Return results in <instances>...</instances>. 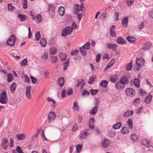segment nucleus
<instances>
[{
    "mask_svg": "<svg viewBox=\"0 0 153 153\" xmlns=\"http://www.w3.org/2000/svg\"><path fill=\"white\" fill-rule=\"evenodd\" d=\"M7 102V97L6 92L4 91L0 95V102L2 104H6Z\"/></svg>",
    "mask_w": 153,
    "mask_h": 153,
    "instance_id": "obj_1",
    "label": "nucleus"
},
{
    "mask_svg": "<svg viewBox=\"0 0 153 153\" xmlns=\"http://www.w3.org/2000/svg\"><path fill=\"white\" fill-rule=\"evenodd\" d=\"M84 8V6L82 3H81L80 5L78 4H75L73 8L74 13L75 14H77L82 10Z\"/></svg>",
    "mask_w": 153,
    "mask_h": 153,
    "instance_id": "obj_2",
    "label": "nucleus"
},
{
    "mask_svg": "<svg viewBox=\"0 0 153 153\" xmlns=\"http://www.w3.org/2000/svg\"><path fill=\"white\" fill-rule=\"evenodd\" d=\"M72 32V29L71 27H67L66 28L63 29L62 31V36L63 37H65L70 34Z\"/></svg>",
    "mask_w": 153,
    "mask_h": 153,
    "instance_id": "obj_3",
    "label": "nucleus"
},
{
    "mask_svg": "<svg viewBox=\"0 0 153 153\" xmlns=\"http://www.w3.org/2000/svg\"><path fill=\"white\" fill-rule=\"evenodd\" d=\"M145 61L144 59H137L136 61V64L134 65V67L133 68L134 70L136 71H138L139 68H140V62Z\"/></svg>",
    "mask_w": 153,
    "mask_h": 153,
    "instance_id": "obj_4",
    "label": "nucleus"
},
{
    "mask_svg": "<svg viewBox=\"0 0 153 153\" xmlns=\"http://www.w3.org/2000/svg\"><path fill=\"white\" fill-rule=\"evenodd\" d=\"M16 38L14 35H12L7 41V44L11 46H13L15 44Z\"/></svg>",
    "mask_w": 153,
    "mask_h": 153,
    "instance_id": "obj_5",
    "label": "nucleus"
},
{
    "mask_svg": "<svg viewBox=\"0 0 153 153\" xmlns=\"http://www.w3.org/2000/svg\"><path fill=\"white\" fill-rule=\"evenodd\" d=\"M126 92L128 96L132 97L134 96L135 90L131 88H128L126 89Z\"/></svg>",
    "mask_w": 153,
    "mask_h": 153,
    "instance_id": "obj_6",
    "label": "nucleus"
},
{
    "mask_svg": "<svg viewBox=\"0 0 153 153\" xmlns=\"http://www.w3.org/2000/svg\"><path fill=\"white\" fill-rule=\"evenodd\" d=\"M31 87L30 86H28L26 88L25 96L26 97L30 100L31 99Z\"/></svg>",
    "mask_w": 153,
    "mask_h": 153,
    "instance_id": "obj_7",
    "label": "nucleus"
},
{
    "mask_svg": "<svg viewBox=\"0 0 153 153\" xmlns=\"http://www.w3.org/2000/svg\"><path fill=\"white\" fill-rule=\"evenodd\" d=\"M152 46V43L150 42L145 43L143 46L142 49L143 51H146L150 49Z\"/></svg>",
    "mask_w": 153,
    "mask_h": 153,
    "instance_id": "obj_8",
    "label": "nucleus"
},
{
    "mask_svg": "<svg viewBox=\"0 0 153 153\" xmlns=\"http://www.w3.org/2000/svg\"><path fill=\"white\" fill-rule=\"evenodd\" d=\"M56 117V113L54 112H50L48 116V118L50 122H52L55 119Z\"/></svg>",
    "mask_w": 153,
    "mask_h": 153,
    "instance_id": "obj_9",
    "label": "nucleus"
},
{
    "mask_svg": "<svg viewBox=\"0 0 153 153\" xmlns=\"http://www.w3.org/2000/svg\"><path fill=\"white\" fill-rule=\"evenodd\" d=\"M117 45L111 43H109L107 45L108 48L112 50H116L117 49Z\"/></svg>",
    "mask_w": 153,
    "mask_h": 153,
    "instance_id": "obj_10",
    "label": "nucleus"
},
{
    "mask_svg": "<svg viewBox=\"0 0 153 153\" xmlns=\"http://www.w3.org/2000/svg\"><path fill=\"white\" fill-rule=\"evenodd\" d=\"M90 131V129H87L86 131H84L81 133L79 135V138L81 139L85 138L88 134V133H87V132Z\"/></svg>",
    "mask_w": 153,
    "mask_h": 153,
    "instance_id": "obj_11",
    "label": "nucleus"
},
{
    "mask_svg": "<svg viewBox=\"0 0 153 153\" xmlns=\"http://www.w3.org/2000/svg\"><path fill=\"white\" fill-rule=\"evenodd\" d=\"M81 85V88L82 89L83 88V87L85 84V83L84 82V81L83 79H79L78 80L77 84L76 85V87H78L79 86Z\"/></svg>",
    "mask_w": 153,
    "mask_h": 153,
    "instance_id": "obj_12",
    "label": "nucleus"
},
{
    "mask_svg": "<svg viewBox=\"0 0 153 153\" xmlns=\"http://www.w3.org/2000/svg\"><path fill=\"white\" fill-rule=\"evenodd\" d=\"M110 144V141L107 139H105L102 144V146L104 148H106Z\"/></svg>",
    "mask_w": 153,
    "mask_h": 153,
    "instance_id": "obj_13",
    "label": "nucleus"
},
{
    "mask_svg": "<svg viewBox=\"0 0 153 153\" xmlns=\"http://www.w3.org/2000/svg\"><path fill=\"white\" fill-rule=\"evenodd\" d=\"M120 82L122 85H124L127 84L128 82V78L126 76H124L121 78L119 81Z\"/></svg>",
    "mask_w": 153,
    "mask_h": 153,
    "instance_id": "obj_14",
    "label": "nucleus"
},
{
    "mask_svg": "<svg viewBox=\"0 0 153 153\" xmlns=\"http://www.w3.org/2000/svg\"><path fill=\"white\" fill-rule=\"evenodd\" d=\"M8 143V140L7 138H5L3 139L1 142V144L4 149H6L7 147V144Z\"/></svg>",
    "mask_w": 153,
    "mask_h": 153,
    "instance_id": "obj_15",
    "label": "nucleus"
},
{
    "mask_svg": "<svg viewBox=\"0 0 153 153\" xmlns=\"http://www.w3.org/2000/svg\"><path fill=\"white\" fill-rule=\"evenodd\" d=\"M117 42L120 44H123L126 43V41L121 37H119L116 40Z\"/></svg>",
    "mask_w": 153,
    "mask_h": 153,
    "instance_id": "obj_16",
    "label": "nucleus"
},
{
    "mask_svg": "<svg viewBox=\"0 0 153 153\" xmlns=\"http://www.w3.org/2000/svg\"><path fill=\"white\" fill-rule=\"evenodd\" d=\"M134 111L133 110L129 111L128 110L127 111L125 112L123 114V116L124 117H129L130 116H131L133 114Z\"/></svg>",
    "mask_w": 153,
    "mask_h": 153,
    "instance_id": "obj_17",
    "label": "nucleus"
},
{
    "mask_svg": "<svg viewBox=\"0 0 153 153\" xmlns=\"http://www.w3.org/2000/svg\"><path fill=\"white\" fill-rule=\"evenodd\" d=\"M58 10L59 14L61 16H63L65 13L64 7L62 6L60 7H59Z\"/></svg>",
    "mask_w": 153,
    "mask_h": 153,
    "instance_id": "obj_18",
    "label": "nucleus"
},
{
    "mask_svg": "<svg viewBox=\"0 0 153 153\" xmlns=\"http://www.w3.org/2000/svg\"><path fill=\"white\" fill-rule=\"evenodd\" d=\"M129 132V129L127 127L125 126L121 130V132L122 134H126Z\"/></svg>",
    "mask_w": 153,
    "mask_h": 153,
    "instance_id": "obj_19",
    "label": "nucleus"
},
{
    "mask_svg": "<svg viewBox=\"0 0 153 153\" xmlns=\"http://www.w3.org/2000/svg\"><path fill=\"white\" fill-rule=\"evenodd\" d=\"M127 40L132 43H134L136 41V39L134 37L130 36L127 37Z\"/></svg>",
    "mask_w": 153,
    "mask_h": 153,
    "instance_id": "obj_20",
    "label": "nucleus"
},
{
    "mask_svg": "<svg viewBox=\"0 0 153 153\" xmlns=\"http://www.w3.org/2000/svg\"><path fill=\"white\" fill-rule=\"evenodd\" d=\"M18 17L19 19L22 22H23L25 21L27 18V16L25 15H22L19 14Z\"/></svg>",
    "mask_w": 153,
    "mask_h": 153,
    "instance_id": "obj_21",
    "label": "nucleus"
},
{
    "mask_svg": "<svg viewBox=\"0 0 153 153\" xmlns=\"http://www.w3.org/2000/svg\"><path fill=\"white\" fill-rule=\"evenodd\" d=\"M115 26L113 25L110 29V34L112 37H115L116 36V34L115 31Z\"/></svg>",
    "mask_w": 153,
    "mask_h": 153,
    "instance_id": "obj_22",
    "label": "nucleus"
},
{
    "mask_svg": "<svg viewBox=\"0 0 153 153\" xmlns=\"http://www.w3.org/2000/svg\"><path fill=\"white\" fill-rule=\"evenodd\" d=\"M152 96L150 94L147 96L144 100L146 104L149 103L152 100Z\"/></svg>",
    "mask_w": 153,
    "mask_h": 153,
    "instance_id": "obj_23",
    "label": "nucleus"
},
{
    "mask_svg": "<svg viewBox=\"0 0 153 153\" xmlns=\"http://www.w3.org/2000/svg\"><path fill=\"white\" fill-rule=\"evenodd\" d=\"M122 24L123 27H126L128 24V18L126 17L124 19H123L122 20Z\"/></svg>",
    "mask_w": 153,
    "mask_h": 153,
    "instance_id": "obj_24",
    "label": "nucleus"
},
{
    "mask_svg": "<svg viewBox=\"0 0 153 153\" xmlns=\"http://www.w3.org/2000/svg\"><path fill=\"white\" fill-rule=\"evenodd\" d=\"M98 108L97 106L93 107L90 111V114L94 115L96 114Z\"/></svg>",
    "mask_w": 153,
    "mask_h": 153,
    "instance_id": "obj_25",
    "label": "nucleus"
},
{
    "mask_svg": "<svg viewBox=\"0 0 153 153\" xmlns=\"http://www.w3.org/2000/svg\"><path fill=\"white\" fill-rule=\"evenodd\" d=\"M17 139L19 140H22L24 139L25 137V135L24 134H18L16 135Z\"/></svg>",
    "mask_w": 153,
    "mask_h": 153,
    "instance_id": "obj_26",
    "label": "nucleus"
},
{
    "mask_svg": "<svg viewBox=\"0 0 153 153\" xmlns=\"http://www.w3.org/2000/svg\"><path fill=\"white\" fill-rule=\"evenodd\" d=\"M95 120L94 118H90L89 120V126L91 128H94V123Z\"/></svg>",
    "mask_w": 153,
    "mask_h": 153,
    "instance_id": "obj_27",
    "label": "nucleus"
},
{
    "mask_svg": "<svg viewBox=\"0 0 153 153\" xmlns=\"http://www.w3.org/2000/svg\"><path fill=\"white\" fill-rule=\"evenodd\" d=\"M59 57L62 61L65 60L67 56V55L62 53H60L59 54Z\"/></svg>",
    "mask_w": 153,
    "mask_h": 153,
    "instance_id": "obj_28",
    "label": "nucleus"
},
{
    "mask_svg": "<svg viewBox=\"0 0 153 153\" xmlns=\"http://www.w3.org/2000/svg\"><path fill=\"white\" fill-rule=\"evenodd\" d=\"M33 19L36 20L37 22L39 23L42 20L41 16L40 14L37 15L34 17Z\"/></svg>",
    "mask_w": 153,
    "mask_h": 153,
    "instance_id": "obj_29",
    "label": "nucleus"
},
{
    "mask_svg": "<svg viewBox=\"0 0 153 153\" xmlns=\"http://www.w3.org/2000/svg\"><path fill=\"white\" fill-rule=\"evenodd\" d=\"M47 43V41L45 39L43 38L41 39L40 41V43L43 47H45Z\"/></svg>",
    "mask_w": 153,
    "mask_h": 153,
    "instance_id": "obj_30",
    "label": "nucleus"
},
{
    "mask_svg": "<svg viewBox=\"0 0 153 153\" xmlns=\"http://www.w3.org/2000/svg\"><path fill=\"white\" fill-rule=\"evenodd\" d=\"M128 126L131 129H132L133 128V121L132 119H129L127 120Z\"/></svg>",
    "mask_w": 153,
    "mask_h": 153,
    "instance_id": "obj_31",
    "label": "nucleus"
},
{
    "mask_svg": "<svg viewBox=\"0 0 153 153\" xmlns=\"http://www.w3.org/2000/svg\"><path fill=\"white\" fill-rule=\"evenodd\" d=\"M121 125L122 123L121 122H117L116 124L113 126L112 128L115 130L118 129L120 128Z\"/></svg>",
    "mask_w": 153,
    "mask_h": 153,
    "instance_id": "obj_32",
    "label": "nucleus"
},
{
    "mask_svg": "<svg viewBox=\"0 0 153 153\" xmlns=\"http://www.w3.org/2000/svg\"><path fill=\"white\" fill-rule=\"evenodd\" d=\"M58 84L59 86L62 87L63 86L64 83V79L63 77H61L59 79Z\"/></svg>",
    "mask_w": 153,
    "mask_h": 153,
    "instance_id": "obj_33",
    "label": "nucleus"
},
{
    "mask_svg": "<svg viewBox=\"0 0 153 153\" xmlns=\"http://www.w3.org/2000/svg\"><path fill=\"white\" fill-rule=\"evenodd\" d=\"M73 108L74 111H75L76 109L77 111H79V106L78 105L76 101H75L74 102L73 106Z\"/></svg>",
    "mask_w": 153,
    "mask_h": 153,
    "instance_id": "obj_34",
    "label": "nucleus"
},
{
    "mask_svg": "<svg viewBox=\"0 0 153 153\" xmlns=\"http://www.w3.org/2000/svg\"><path fill=\"white\" fill-rule=\"evenodd\" d=\"M96 79V76H92L89 78L88 81V83L91 84H92L93 82Z\"/></svg>",
    "mask_w": 153,
    "mask_h": 153,
    "instance_id": "obj_35",
    "label": "nucleus"
},
{
    "mask_svg": "<svg viewBox=\"0 0 153 153\" xmlns=\"http://www.w3.org/2000/svg\"><path fill=\"white\" fill-rule=\"evenodd\" d=\"M122 83L119 81V82H117L116 83L115 85V87L117 89L120 90L123 87V85H121Z\"/></svg>",
    "mask_w": 153,
    "mask_h": 153,
    "instance_id": "obj_36",
    "label": "nucleus"
},
{
    "mask_svg": "<svg viewBox=\"0 0 153 153\" xmlns=\"http://www.w3.org/2000/svg\"><path fill=\"white\" fill-rule=\"evenodd\" d=\"M51 61L54 63H56L58 61V58L56 56L52 55L51 56Z\"/></svg>",
    "mask_w": 153,
    "mask_h": 153,
    "instance_id": "obj_37",
    "label": "nucleus"
},
{
    "mask_svg": "<svg viewBox=\"0 0 153 153\" xmlns=\"http://www.w3.org/2000/svg\"><path fill=\"white\" fill-rule=\"evenodd\" d=\"M50 54H55L57 52V49L55 47H53L50 49Z\"/></svg>",
    "mask_w": 153,
    "mask_h": 153,
    "instance_id": "obj_38",
    "label": "nucleus"
},
{
    "mask_svg": "<svg viewBox=\"0 0 153 153\" xmlns=\"http://www.w3.org/2000/svg\"><path fill=\"white\" fill-rule=\"evenodd\" d=\"M84 46H82V47L80 48L79 50L80 52L84 56H85L87 54V53L86 51L85 50V48H83Z\"/></svg>",
    "mask_w": 153,
    "mask_h": 153,
    "instance_id": "obj_39",
    "label": "nucleus"
},
{
    "mask_svg": "<svg viewBox=\"0 0 153 153\" xmlns=\"http://www.w3.org/2000/svg\"><path fill=\"white\" fill-rule=\"evenodd\" d=\"M10 90L11 93H13L16 89V85L15 83L13 82L10 86Z\"/></svg>",
    "mask_w": 153,
    "mask_h": 153,
    "instance_id": "obj_40",
    "label": "nucleus"
},
{
    "mask_svg": "<svg viewBox=\"0 0 153 153\" xmlns=\"http://www.w3.org/2000/svg\"><path fill=\"white\" fill-rule=\"evenodd\" d=\"M108 84V82L105 80L102 81L100 83V85L101 87L106 88Z\"/></svg>",
    "mask_w": 153,
    "mask_h": 153,
    "instance_id": "obj_41",
    "label": "nucleus"
},
{
    "mask_svg": "<svg viewBox=\"0 0 153 153\" xmlns=\"http://www.w3.org/2000/svg\"><path fill=\"white\" fill-rule=\"evenodd\" d=\"M133 83L134 85L137 88L140 86V82L139 79L137 78H135L133 81Z\"/></svg>",
    "mask_w": 153,
    "mask_h": 153,
    "instance_id": "obj_42",
    "label": "nucleus"
},
{
    "mask_svg": "<svg viewBox=\"0 0 153 153\" xmlns=\"http://www.w3.org/2000/svg\"><path fill=\"white\" fill-rule=\"evenodd\" d=\"M142 143L146 146H148L150 145V142L148 140H144L141 142Z\"/></svg>",
    "mask_w": 153,
    "mask_h": 153,
    "instance_id": "obj_43",
    "label": "nucleus"
},
{
    "mask_svg": "<svg viewBox=\"0 0 153 153\" xmlns=\"http://www.w3.org/2000/svg\"><path fill=\"white\" fill-rule=\"evenodd\" d=\"M131 138L132 140L134 141H137L138 139V137L135 134H132L131 136Z\"/></svg>",
    "mask_w": 153,
    "mask_h": 153,
    "instance_id": "obj_44",
    "label": "nucleus"
},
{
    "mask_svg": "<svg viewBox=\"0 0 153 153\" xmlns=\"http://www.w3.org/2000/svg\"><path fill=\"white\" fill-rule=\"evenodd\" d=\"M13 76L12 74L9 73L7 75V80L8 82H10L13 80Z\"/></svg>",
    "mask_w": 153,
    "mask_h": 153,
    "instance_id": "obj_45",
    "label": "nucleus"
},
{
    "mask_svg": "<svg viewBox=\"0 0 153 153\" xmlns=\"http://www.w3.org/2000/svg\"><path fill=\"white\" fill-rule=\"evenodd\" d=\"M132 68V62L128 63L126 67V69L128 70H130Z\"/></svg>",
    "mask_w": 153,
    "mask_h": 153,
    "instance_id": "obj_46",
    "label": "nucleus"
},
{
    "mask_svg": "<svg viewBox=\"0 0 153 153\" xmlns=\"http://www.w3.org/2000/svg\"><path fill=\"white\" fill-rule=\"evenodd\" d=\"M28 61L26 59H24L21 62V65L26 66L27 65Z\"/></svg>",
    "mask_w": 153,
    "mask_h": 153,
    "instance_id": "obj_47",
    "label": "nucleus"
},
{
    "mask_svg": "<svg viewBox=\"0 0 153 153\" xmlns=\"http://www.w3.org/2000/svg\"><path fill=\"white\" fill-rule=\"evenodd\" d=\"M76 147L77 152L79 153L80 152L82 148V146L80 144H78L76 146Z\"/></svg>",
    "mask_w": 153,
    "mask_h": 153,
    "instance_id": "obj_48",
    "label": "nucleus"
},
{
    "mask_svg": "<svg viewBox=\"0 0 153 153\" xmlns=\"http://www.w3.org/2000/svg\"><path fill=\"white\" fill-rule=\"evenodd\" d=\"M99 91L97 89H91L90 90V92L91 93V94L92 95H95Z\"/></svg>",
    "mask_w": 153,
    "mask_h": 153,
    "instance_id": "obj_49",
    "label": "nucleus"
},
{
    "mask_svg": "<svg viewBox=\"0 0 153 153\" xmlns=\"http://www.w3.org/2000/svg\"><path fill=\"white\" fill-rule=\"evenodd\" d=\"M30 77L31 79L32 83L34 84H36L37 82V79L32 76H30Z\"/></svg>",
    "mask_w": 153,
    "mask_h": 153,
    "instance_id": "obj_50",
    "label": "nucleus"
},
{
    "mask_svg": "<svg viewBox=\"0 0 153 153\" xmlns=\"http://www.w3.org/2000/svg\"><path fill=\"white\" fill-rule=\"evenodd\" d=\"M35 36L36 41L39 40L41 37V36L39 31H38L35 33Z\"/></svg>",
    "mask_w": 153,
    "mask_h": 153,
    "instance_id": "obj_51",
    "label": "nucleus"
},
{
    "mask_svg": "<svg viewBox=\"0 0 153 153\" xmlns=\"http://www.w3.org/2000/svg\"><path fill=\"white\" fill-rule=\"evenodd\" d=\"M41 57L44 60H46L48 57V53L46 52H44Z\"/></svg>",
    "mask_w": 153,
    "mask_h": 153,
    "instance_id": "obj_52",
    "label": "nucleus"
},
{
    "mask_svg": "<svg viewBox=\"0 0 153 153\" xmlns=\"http://www.w3.org/2000/svg\"><path fill=\"white\" fill-rule=\"evenodd\" d=\"M90 43L89 42H87L83 46H84L83 48L86 49H89L90 48Z\"/></svg>",
    "mask_w": 153,
    "mask_h": 153,
    "instance_id": "obj_53",
    "label": "nucleus"
},
{
    "mask_svg": "<svg viewBox=\"0 0 153 153\" xmlns=\"http://www.w3.org/2000/svg\"><path fill=\"white\" fill-rule=\"evenodd\" d=\"M8 10L9 11H12L14 8L12 6L11 4L9 3L7 5Z\"/></svg>",
    "mask_w": 153,
    "mask_h": 153,
    "instance_id": "obj_54",
    "label": "nucleus"
},
{
    "mask_svg": "<svg viewBox=\"0 0 153 153\" xmlns=\"http://www.w3.org/2000/svg\"><path fill=\"white\" fill-rule=\"evenodd\" d=\"M77 15V18L79 20V22L81 20V19L82 16V13H77L75 14Z\"/></svg>",
    "mask_w": 153,
    "mask_h": 153,
    "instance_id": "obj_55",
    "label": "nucleus"
},
{
    "mask_svg": "<svg viewBox=\"0 0 153 153\" xmlns=\"http://www.w3.org/2000/svg\"><path fill=\"white\" fill-rule=\"evenodd\" d=\"M23 7L24 9L27 8V0H23Z\"/></svg>",
    "mask_w": 153,
    "mask_h": 153,
    "instance_id": "obj_56",
    "label": "nucleus"
},
{
    "mask_svg": "<svg viewBox=\"0 0 153 153\" xmlns=\"http://www.w3.org/2000/svg\"><path fill=\"white\" fill-rule=\"evenodd\" d=\"M77 27V26L76 23L74 21H73L71 27V28L72 29V31L74 29H76Z\"/></svg>",
    "mask_w": 153,
    "mask_h": 153,
    "instance_id": "obj_57",
    "label": "nucleus"
},
{
    "mask_svg": "<svg viewBox=\"0 0 153 153\" xmlns=\"http://www.w3.org/2000/svg\"><path fill=\"white\" fill-rule=\"evenodd\" d=\"M16 150L19 153H24L22 149L19 146H18L17 147Z\"/></svg>",
    "mask_w": 153,
    "mask_h": 153,
    "instance_id": "obj_58",
    "label": "nucleus"
},
{
    "mask_svg": "<svg viewBox=\"0 0 153 153\" xmlns=\"http://www.w3.org/2000/svg\"><path fill=\"white\" fill-rule=\"evenodd\" d=\"M79 51L77 50H75L72 51L71 53V54L72 55H76L78 53Z\"/></svg>",
    "mask_w": 153,
    "mask_h": 153,
    "instance_id": "obj_59",
    "label": "nucleus"
},
{
    "mask_svg": "<svg viewBox=\"0 0 153 153\" xmlns=\"http://www.w3.org/2000/svg\"><path fill=\"white\" fill-rule=\"evenodd\" d=\"M134 0H126L127 4L128 6H131L133 3Z\"/></svg>",
    "mask_w": 153,
    "mask_h": 153,
    "instance_id": "obj_60",
    "label": "nucleus"
},
{
    "mask_svg": "<svg viewBox=\"0 0 153 153\" xmlns=\"http://www.w3.org/2000/svg\"><path fill=\"white\" fill-rule=\"evenodd\" d=\"M101 55V54H98L97 55L96 58V61L97 62H99L100 59Z\"/></svg>",
    "mask_w": 153,
    "mask_h": 153,
    "instance_id": "obj_61",
    "label": "nucleus"
},
{
    "mask_svg": "<svg viewBox=\"0 0 153 153\" xmlns=\"http://www.w3.org/2000/svg\"><path fill=\"white\" fill-rule=\"evenodd\" d=\"M48 10L49 11L52 10L53 11L54 10V7L52 4H49V8Z\"/></svg>",
    "mask_w": 153,
    "mask_h": 153,
    "instance_id": "obj_62",
    "label": "nucleus"
},
{
    "mask_svg": "<svg viewBox=\"0 0 153 153\" xmlns=\"http://www.w3.org/2000/svg\"><path fill=\"white\" fill-rule=\"evenodd\" d=\"M66 93L68 95H71L73 92L72 90L71 89H68L66 91Z\"/></svg>",
    "mask_w": 153,
    "mask_h": 153,
    "instance_id": "obj_63",
    "label": "nucleus"
},
{
    "mask_svg": "<svg viewBox=\"0 0 153 153\" xmlns=\"http://www.w3.org/2000/svg\"><path fill=\"white\" fill-rule=\"evenodd\" d=\"M49 73L47 71L45 70L44 71V74L45 76V78L48 79L49 78Z\"/></svg>",
    "mask_w": 153,
    "mask_h": 153,
    "instance_id": "obj_64",
    "label": "nucleus"
}]
</instances>
